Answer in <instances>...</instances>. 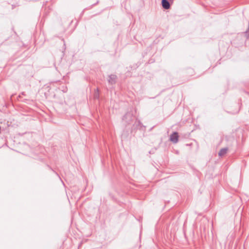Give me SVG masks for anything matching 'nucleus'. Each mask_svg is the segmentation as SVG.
<instances>
[{
	"label": "nucleus",
	"mask_w": 249,
	"mask_h": 249,
	"mask_svg": "<svg viewBox=\"0 0 249 249\" xmlns=\"http://www.w3.org/2000/svg\"><path fill=\"white\" fill-rule=\"evenodd\" d=\"M133 114L131 112H127L123 117L122 120L127 124L131 123L133 120Z\"/></svg>",
	"instance_id": "nucleus-1"
},
{
	"label": "nucleus",
	"mask_w": 249,
	"mask_h": 249,
	"mask_svg": "<svg viewBox=\"0 0 249 249\" xmlns=\"http://www.w3.org/2000/svg\"><path fill=\"white\" fill-rule=\"evenodd\" d=\"M133 128L134 129H139L140 130L144 131L145 126L142 124L141 122L139 120L136 121L133 124Z\"/></svg>",
	"instance_id": "nucleus-2"
},
{
	"label": "nucleus",
	"mask_w": 249,
	"mask_h": 249,
	"mask_svg": "<svg viewBox=\"0 0 249 249\" xmlns=\"http://www.w3.org/2000/svg\"><path fill=\"white\" fill-rule=\"evenodd\" d=\"M117 76L115 74H110L107 78V82L109 84L113 85L116 84Z\"/></svg>",
	"instance_id": "nucleus-3"
},
{
	"label": "nucleus",
	"mask_w": 249,
	"mask_h": 249,
	"mask_svg": "<svg viewBox=\"0 0 249 249\" xmlns=\"http://www.w3.org/2000/svg\"><path fill=\"white\" fill-rule=\"evenodd\" d=\"M178 134L177 132H174L170 137V140L174 143H176L178 141Z\"/></svg>",
	"instance_id": "nucleus-4"
},
{
	"label": "nucleus",
	"mask_w": 249,
	"mask_h": 249,
	"mask_svg": "<svg viewBox=\"0 0 249 249\" xmlns=\"http://www.w3.org/2000/svg\"><path fill=\"white\" fill-rule=\"evenodd\" d=\"M161 4L162 7L166 9H169L170 7V4L168 0H161Z\"/></svg>",
	"instance_id": "nucleus-5"
},
{
	"label": "nucleus",
	"mask_w": 249,
	"mask_h": 249,
	"mask_svg": "<svg viewBox=\"0 0 249 249\" xmlns=\"http://www.w3.org/2000/svg\"><path fill=\"white\" fill-rule=\"evenodd\" d=\"M228 148L227 147L222 148L218 153V155L220 157L224 156L227 152Z\"/></svg>",
	"instance_id": "nucleus-6"
},
{
	"label": "nucleus",
	"mask_w": 249,
	"mask_h": 249,
	"mask_svg": "<svg viewBox=\"0 0 249 249\" xmlns=\"http://www.w3.org/2000/svg\"><path fill=\"white\" fill-rule=\"evenodd\" d=\"M96 90L97 91L94 93V98L97 99V98H99V91H98V89H97Z\"/></svg>",
	"instance_id": "nucleus-7"
},
{
	"label": "nucleus",
	"mask_w": 249,
	"mask_h": 249,
	"mask_svg": "<svg viewBox=\"0 0 249 249\" xmlns=\"http://www.w3.org/2000/svg\"><path fill=\"white\" fill-rule=\"evenodd\" d=\"M24 92H22V95H24Z\"/></svg>",
	"instance_id": "nucleus-8"
}]
</instances>
